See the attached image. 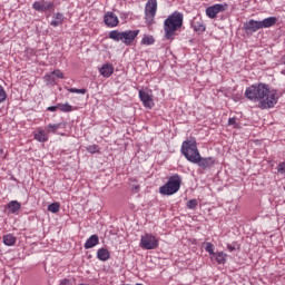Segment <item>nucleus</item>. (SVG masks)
Wrapping results in <instances>:
<instances>
[{
  "instance_id": "1",
  "label": "nucleus",
  "mask_w": 285,
  "mask_h": 285,
  "mask_svg": "<svg viewBox=\"0 0 285 285\" xmlns=\"http://www.w3.org/2000/svg\"><path fill=\"white\" fill-rule=\"evenodd\" d=\"M245 97H247L249 101L258 104L261 110L275 108L277 101H279V94L277 90L271 89V87L264 82L249 86L245 90Z\"/></svg>"
},
{
  "instance_id": "2",
  "label": "nucleus",
  "mask_w": 285,
  "mask_h": 285,
  "mask_svg": "<svg viewBox=\"0 0 285 285\" xmlns=\"http://www.w3.org/2000/svg\"><path fill=\"white\" fill-rule=\"evenodd\" d=\"M184 26V13L174 11L164 21L165 39L173 40L175 32Z\"/></svg>"
},
{
  "instance_id": "3",
  "label": "nucleus",
  "mask_w": 285,
  "mask_h": 285,
  "mask_svg": "<svg viewBox=\"0 0 285 285\" xmlns=\"http://www.w3.org/2000/svg\"><path fill=\"white\" fill-rule=\"evenodd\" d=\"M180 153L184 155L187 161H190V164H197V161H199L200 154L199 149L197 148V140H195V138L183 141Z\"/></svg>"
},
{
  "instance_id": "4",
  "label": "nucleus",
  "mask_w": 285,
  "mask_h": 285,
  "mask_svg": "<svg viewBox=\"0 0 285 285\" xmlns=\"http://www.w3.org/2000/svg\"><path fill=\"white\" fill-rule=\"evenodd\" d=\"M138 36L139 30H112L109 32V39H112V41L117 42L121 41L122 43H125V46H132V41H135Z\"/></svg>"
},
{
  "instance_id": "5",
  "label": "nucleus",
  "mask_w": 285,
  "mask_h": 285,
  "mask_svg": "<svg viewBox=\"0 0 285 285\" xmlns=\"http://www.w3.org/2000/svg\"><path fill=\"white\" fill-rule=\"evenodd\" d=\"M181 188V177L179 175H174L169 177L167 184L159 188L160 195H175Z\"/></svg>"
},
{
  "instance_id": "6",
  "label": "nucleus",
  "mask_w": 285,
  "mask_h": 285,
  "mask_svg": "<svg viewBox=\"0 0 285 285\" xmlns=\"http://www.w3.org/2000/svg\"><path fill=\"white\" fill-rule=\"evenodd\" d=\"M139 246L142 250H155L159 246V240L151 234H145L140 238Z\"/></svg>"
},
{
  "instance_id": "7",
  "label": "nucleus",
  "mask_w": 285,
  "mask_h": 285,
  "mask_svg": "<svg viewBox=\"0 0 285 285\" xmlns=\"http://www.w3.org/2000/svg\"><path fill=\"white\" fill-rule=\"evenodd\" d=\"M157 14V0H148L145 7V19L148 26L155 23V16Z\"/></svg>"
},
{
  "instance_id": "8",
  "label": "nucleus",
  "mask_w": 285,
  "mask_h": 285,
  "mask_svg": "<svg viewBox=\"0 0 285 285\" xmlns=\"http://www.w3.org/2000/svg\"><path fill=\"white\" fill-rule=\"evenodd\" d=\"M138 95L145 108H148V110H153V108H155V100H153V94H150V91L140 89Z\"/></svg>"
},
{
  "instance_id": "9",
  "label": "nucleus",
  "mask_w": 285,
  "mask_h": 285,
  "mask_svg": "<svg viewBox=\"0 0 285 285\" xmlns=\"http://www.w3.org/2000/svg\"><path fill=\"white\" fill-rule=\"evenodd\" d=\"M228 9V4H214L212 7H208L206 9V14L207 17H209V19H215V17H217V14H219V12H226V10Z\"/></svg>"
},
{
  "instance_id": "10",
  "label": "nucleus",
  "mask_w": 285,
  "mask_h": 285,
  "mask_svg": "<svg viewBox=\"0 0 285 285\" xmlns=\"http://www.w3.org/2000/svg\"><path fill=\"white\" fill-rule=\"evenodd\" d=\"M32 8L33 10H36V12H48L49 10H52V8H55V3L46 0H40L35 1L32 3Z\"/></svg>"
},
{
  "instance_id": "11",
  "label": "nucleus",
  "mask_w": 285,
  "mask_h": 285,
  "mask_svg": "<svg viewBox=\"0 0 285 285\" xmlns=\"http://www.w3.org/2000/svg\"><path fill=\"white\" fill-rule=\"evenodd\" d=\"M244 30H246L247 35H253V32L262 30V23L261 21L250 19L249 21L244 23Z\"/></svg>"
},
{
  "instance_id": "12",
  "label": "nucleus",
  "mask_w": 285,
  "mask_h": 285,
  "mask_svg": "<svg viewBox=\"0 0 285 285\" xmlns=\"http://www.w3.org/2000/svg\"><path fill=\"white\" fill-rule=\"evenodd\" d=\"M194 164H197L200 168H203V170H208V168H213L215 166V158L213 157L204 158L200 155L198 161Z\"/></svg>"
},
{
  "instance_id": "13",
  "label": "nucleus",
  "mask_w": 285,
  "mask_h": 285,
  "mask_svg": "<svg viewBox=\"0 0 285 285\" xmlns=\"http://www.w3.org/2000/svg\"><path fill=\"white\" fill-rule=\"evenodd\" d=\"M104 21L108 28H117V26H119V18L114 12H108L105 14Z\"/></svg>"
},
{
  "instance_id": "14",
  "label": "nucleus",
  "mask_w": 285,
  "mask_h": 285,
  "mask_svg": "<svg viewBox=\"0 0 285 285\" xmlns=\"http://www.w3.org/2000/svg\"><path fill=\"white\" fill-rule=\"evenodd\" d=\"M99 244V235H91L85 243L83 248L86 250H90V248H95Z\"/></svg>"
},
{
  "instance_id": "15",
  "label": "nucleus",
  "mask_w": 285,
  "mask_h": 285,
  "mask_svg": "<svg viewBox=\"0 0 285 285\" xmlns=\"http://www.w3.org/2000/svg\"><path fill=\"white\" fill-rule=\"evenodd\" d=\"M99 72L100 75H102V77H112V73L115 72V67H112V63H106L100 68Z\"/></svg>"
},
{
  "instance_id": "16",
  "label": "nucleus",
  "mask_w": 285,
  "mask_h": 285,
  "mask_svg": "<svg viewBox=\"0 0 285 285\" xmlns=\"http://www.w3.org/2000/svg\"><path fill=\"white\" fill-rule=\"evenodd\" d=\"M97 258L99 262H108V259H110V252L107 248L101 247L97 250Z\"/></svg>"
},
{
  "instance_id": "17",
  "label": "nucleus",
  "mask_w": 285,
  "mask_h": 285,
  "mask_svg": "<svg viewBox=\"0 0 285 285\" xmlns=\"http://www.w3.org/2000/svg\"><path fill=\"white\" fill-rule=\"evenodd\" d=\"M277 23V17H268L263 20H261V28H273Z\"/></svg>"
},
{
  "instance_id": "18",
  "label": "nucleus",
  "mask_w": 285,
  "mask_h": 285,
  "mask_svg": "<svg viewBox=\"0 0 285 285\" xmlns=\"http://www.w3.org/2000/svg\"><path fill=\"white\" fill-rule=\"evenodd\" d=\"M63 19H66L63 17V13L57 12L56 14H53V20L50 22V26H52L53 28H57L58 26H63Z\"/></svg>"
},
{
  "instance_id": "19",
  "label": "nucleus",
  "mask_w": 285,
  "mask_h": 285,
  "mask_svg": "<svg viewBox=\"0 0 285 285\" xmlns=\"http://www.w3.org/2000/svg\"><path fill=\"white\" fill-rule=\"evenodd\" d=\"M8 210L9 213H11L12 215L19 213L21 210V203H19L18 200H11L8 204Z\"/></svg>"
},
{
  "instance_id": "20",
  "label": "nucleus",
  "mask_w": 285,
  "mask_h": 285,
  "mask_svg": "<svg viewBox=\"0 0 285 285\" xmlns=\"http://www.w3.org/2000/svg\"><path fill=\"white\" fill-rule=\"evenodd\" d=\"M191 27L195 32H205L206 31V26L204 24V21L202 20H194L191 22Z\"/></svg>"
},
{
  "instance_id": "21",
  "label": "nucleus",
  "mask_w": 285,
  "mask_h": 285,
  "mask_svg": "<svg viewBox=\"0 0 285 285\" xmlns=\"http://www.w3.org/2000/svg\"><path fill=\"white\" fill-rule=\"evenodd\" d=\"M226 257H228V254L224 252H217L212 256V259H216L217 264H226Z\"/></svg>"
},
{
  "instance_id": "22",
  "label": "nucleus",
  "mask_w": 285,
  "mask_h": 285,
  "mask_svg": "<svg viewBox=\"0 0 285 285\" xmlns=\"http://www.w3.org/2000/svg\"><path fill=\"white\" fill-rule=\"evenodd\" d=\"M3 244L6 246H14V244H17V237H14L12 234L4 235Z\"/></svg>"
},
{
  "instance_id": "23",
  "label": "nucleus",
  "mask_w": 285,
  "mask_h": 285,
  "mask_svg": "<svg viewBox=\"0 0 285 285\" xmlns=\"http://www.w3.org/2000/svg\"><path fill=\"white\" fill-rule=\"evenodd\" d=\"M59 128H66V124L65 122H59V124H49L47 126V131L48 132H57V130H59Z\"/></svg>"
},
{
  "instance_id": "24",
  "label": "nucleus",
  "mask_w": 285,
  "mask_h": 285,
  "mask_svg": "<svg viewBox=\"0 0 285 285\" xmlns=\"http://www.w3.org/2000/svg\"><path fill=\"white\" fill-rule=\"evenodd\" d=\"M35 139L40 142H46V141H48V136L46 135V131L41 130V131L35 134Z\"/></svg>"
},
{
  "instance_id": "25",
  "label": "nucleus",
  "mask_w": 285,
  "mask_h": 285,
  "mask_svg": "<svg viewBox=\"0 0 285 285\" xmlns=\"http://www.w3.org/2000/svg\"><path fill=\"white\" fill-rule=\"evenodd\" d=\"M153 43H155V38L153 36H145L141 39V45L142 46H153Z\"/></svg>"
},
{
  "instance_id": "26",
  "label": "nucleus",
  "mask_w": 285,
  "mask_h": 285,
  "mask_svg": "<svg viewBox=\"0 0 285 285\" xmlns=\"http://www.w3.org/2000/svg\"><path fill=\"white\" fill-rule=\"evenodd\" d=\"M45 81H47L49 86H55V83H57V78L52 75V72H50L45 76Z\"/></svg>"
},
{
  "instance_id": "27",
  "label": "nucleus",
  "mask_w": 285,
  "mask_h": 285,
  "mask_svg": "<svg viewBox=\"0 0 285 285\" xmlns=\"http://www.w3.org/2000/svg\"><path fill=\"white\" fill-rule=\"evenodd\" d=\"M58 108L59 110H61V112H72V106L69 104H58Z\"/></svg>"
},
{
  "instance_id": "28",
  "label": "nucleus",
  "mask_w": 285,
  "mask_h": 285,
  "mask_svg": "<svg viewBox=\"0 0 285 285\" xmlns=\"http://www.w3.org/2000/svg\"><path fill=\"white\" fill-rule=\"evenodd\" d=\"M60 208H61V205L59 203H51L48 206L49 213H59Z\"/></svg>"
},
{
  "instance_id": "29",
  "label": "nucleus",
  "mask_w": 285,
  "mask_h": 285,
  "mask_svg": "<svg viewBox=\"0 0 285 285\" xmlns=\"http://www.w3.org/2000/svg\"><path fill=\"white\" fill-rule=\"evenodd\" d=\"M205 250L206 253H209V255H215V245L213 243H205Z\"/></svg>"
},
{
  "instance_id": "30",
  "label": "nucleus",
  "mask_w": 285,
  "mask_h": 285,
  "mask_svg": "<svg viewBox=\"0 0 285 285\" xmlns=\"http://www.w3.org/2000/svg\"><path fill=\"white\" fill-rule=\"evenodd\" d=\"M8 99V94L6 92V89H3V86L0 85V104H3Z\"/></svg>"
},
{
  "instance_id": "31",
  "label": "nucleus",
  "mask_w": 285,
  "mask_h": 285,
  "mask_svg": "<svg viewBox=\"0 0 285 285\" xmlns=\"http://www.w3.org/2000/svg\"><path fill=\"white\" fill-rule=\"evenodd\" d=\"M87 153H90L91 155H95V153H99V146L98 145L87 146Z\"/></svg>"
},
{
  "instance_id": "32",
  "label": "nucleus",
  "mask_w": 285,
  "mask_h": 285,
  "mask_svg": "<svg viewBox=\"0 0 285 285\" xmlns=\"http://www.w3.org/2000/svg\"><path fill=\"white\" fill-rule=\"evenodd\" d=\"M197 199H190L187 202V208H189L190 210H195V208H197Z\"/></svg>"
},
{
  "instance_id": "33",
  "label": "nucleus",
  "mask_w": 285,
  "mask_h": 285,
  "mask_svg": "<svg viewBox=\"0 0 285 285\" xmlns=\"http://www.w3.org/2000/svg\"><path fill=\"white\" fill-rule=\"evenodd\" d=\"M68 92H72V94H76V95H86L87 90L86 89L70 88V89H68Z\"/></svg>"
},
{
  "instance_id": "34",
  "label": "nucleus",
  "mask_w": 285,
  "mask_h": 285,
  "mask_svg": "<svg viewBox=\"0 0 285 285\" xmlns=\"http://www.w3.org/2000/svg\"><path fill=\"white\" fill-rule=\"evenodd\" d=\"M278 175H285V161L279 163L276 167Z\"/></svg>"
},
{
  "instance_id": "35",
  "label": "nucleus",
  "mask_w": 285,
  "mask_h": 285,
  "mask_svg": "<svg viewBox=\"0 0 285 285\" xmlns=\"http://www.w3.org/2000/svg\"><path fill=\"white\" fill-rule=\"evenodd\" d=\"M237 249H239V245H237V243L227 244V250H229V253H233Z\"/></svg>"
},
{
  "instance_id": "36",
  "label": "nucleus",
  "mask_w": 285,
  "mask_h": 285,
  "mask_svg": "<svg viewBox=\"0 0 285 285\" xmlns=\"http://www.w3.org/2000/svg\"><path fill=\"white\" fill-rule=\"evenodd\" d=\"M51 73L56 77V79H63V72H61L59 69L51 71Z\"/></svg>"
},
{
  "instance_id": "37",
  "label": "nucleus",
  "mask_w": 285,
  "mask_h": 285,
  "mask_svg": "<svg viewBox=\"0 0 285 285\" xmlns=\"http://www.w3.org/2000/svg\"><path fill=\"white\" fill-rule=\"evenodd\" d=\"M228 126H233L234 128H237V118L233 117L228 119Z\"/></svg>"
},
{
  "instance_id": "38",
  "label": "nucleus",
  "mask_w": 285,
  "mask_h": 285,
  "mask_svg": "<svg viewBox=\"0 0 285 285\" xmlns=\"http://www.w3.org/2000/svg\"><path fill=\"white\" fill-rule=\"evenodd\" d=\"M47 110H49V112H57V110H59V105L50 106V107L47 108Z\"/></svg>"
},
{
  "instance_id": "39",
  "label": "nucleus",
  "mask_w": 285,
  "mask_h": 285,
  "mask_svg": "<svg viewBox=\"0 0 285 285\" xmlns=\"http://www.w3.org/2000/svg\"><path fill=\"white\" fill-rule=\"evenodd\" d=\"M70 284V279L68 278H63L60 281V285H69Z\"/></svg>"
},
{
  "instance_id": "40",
  "label": "nucleus",
  "mask_w": 285,
  "mask_h": 285,
  "mask_svg": "<svg viewBox=\"0 0 285 285\" xmlns=\"http://www.w3.org/2000/svg\"><path fill=\"white\" fill-rule=\"evenodd\" d=\"M139 185H131L132 193H137L139 190Z\"/></svg>"
},
{
  "instance_id": "41",
  "label": "nucleus",
  "mask_w": 285,
  "mask_h": 285,
  "mask_svg": "<svg viewBox=\"0 0 285 285\" xmlns=\"http://www.w3.org/2000/svg\"><path fill=\"white\" fill-rule=\"evenodd\" d=\"M1 153H3V150L0 149V155H1Z\"/></svg>"
}]
</instances>
